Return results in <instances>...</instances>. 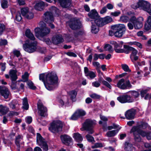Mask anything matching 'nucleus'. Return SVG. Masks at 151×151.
<instances>
[{"label": "nucleus", "instance_id": "obj_1", "mask_svg": "<svg viewBox=\"0 0 151 151\" xmlns=\"http://www.w3.org/2000/svg\"><path fill=\"white\" fill-rule=\"evenodd\" d=\"M26 36L30 40L26 41L23 45L24 50L29 52H32L36 50L37 47V42L35 41V38L30 30L28 29L25 32Z\"/></svg>", "mask_w": 151, "mask_h": 151}, {"label": "nucleus", "instance_id": "obj_2", "mask_svg": "<svg viewBox=\"0 0 151 151\" xmlns=\"http://www.w3.org/2000/svg\"><path fill=\"white\" fill-rule=\"evenodd\" d=\"M58 77L55 74L48 73L45 75V81L44 85L46 88L48 90L54 89L57 86Z\"/></svg>", "mask_w": 151, "mask_h": 151}, {"label": "nucleus", "instance_id": "obj_3", "mask_svg": "<svg viewBox=\"0 0 151 151\" xmlns=\"http://www.w3.org/2000/svg\"><path fill=\"white\" fill-rule=\"evenodd\" d=\"M39 25L41 28L37 27L35 29V32L37 37L40 39L48 34L50 32V29L46 27V24L44 22L41 21L40 22Z\"/></svg>", "mask_w": 151, "mask_h": 151}, {"label": "nucleus", "instance_id": "obj_4", "mask_svg": "<svg viewBox=\"0 0 151 151\" xmlns=\"http://www.w3.org/2000/svg\"><path fill=\"white\" fill-rule=\"evenodd\" d=\"M150 4L148 1L144 0H139L137 3L132 4L131 7L134 9L139 8L147 12L151 15V8H150Z\"/></svg>", "mask_w": 151, "mask_h": 151}, {"label": "nucleus", "instance_id": "obj_5", "mask_svg": "<svg viewBox=\"0 0 151 151\" xmlns=\"http://www.w3.org/2000/svg\"><path fill=\"white\" fill-rule=\"evenodd\" d=\"M50 10L52 11V12H47L44 14L45 21L49 24V26L52 29L55 27L54 25L51 24V23L54 21L53 13L58 12L59 10L55 6H52L50 8Z\"/></svg>", "mask_w": 151, "mask_h": 151}, {"label": "nucleus", "instance_id": "obj_6", "mask_svg": "<svg viewBox=\"0 0 151 151\" xmlns=\"http://www.w3.org/2000/svg\"><path fill=\"white\" fill-rule=\"evenodd\" d=\"M63 123L60 121H55L52 122L49 128V130L52 132L56 134L62 131Z\"/></svg>", "mask_w": 151, "mask_h": 151}, {"label": "nucleus", "instance_id": "obj_7", "mask_svg": "<svg viewBox=\"0 0 151 151\" xmlns=\"http://www.w3.org/2000/svg\"><path fill=\"white\" fill-rule=\"evenodd\" d=\"M96 124L95 121L89 119H87L83 124V127L81 129V130H86L88 132L89 134H92L94 132L93 128Z\"/></svg>", "mask_w": 151, "mask_h": 151}, {"label": "nucleus", "instance_id": "obj_8", "mask_svg": "<svg viewBox=\"0 0 151 151\" xmlns=\"http://www.w3.org/2000/svg\"><path fill=\"white\" fill-rule=\"evenodd\" d=\"M113 28L116 30L114 35L116 37H122L126 30V27L124 24L116 25L113 27Z\"/></svg>", "mask_w": 151, "mask_h": 151}, {"label": "nucleus", "instance_id": "obj_9", "mask_svg": "<svg viewBox=\"0 0 151 151\" xmlns=\"http://www.w3.org/2000/svg\"><path fill=\"white\" fill-rule=\"evenodd\" d=\"M143 20L144 19L142 17L136 18L135 16H133L130 19V21L132 22L134 27L136 29H139L142 27Z\"/></svg>", "mask_w": 151, "mask_h": 151}, {"label": "nucleus", "instance_id": "obj_10", "mask_svg": "<svg viewBox=\"0 0 151 151\" xmlns=\"http://www.w3.org/2000/svg\"><path fill=\"white\" fill-rule=\"evenodd\" d=\"M124 47L127 51H125V53L126 54L129 53L130 51H132V53L131 54L130 58L132 62L134 63L135 61L138 60V57L136 55L138 52L137 50L134 48L126 45H124Z\"/></svg>", "mask_w": 151, "mask_h": 151}, {"label": "nucleus", "instance_id": "obj_11", "mask_svg": "<svg viewBox=\"0 0 151 151\" xmlns=\"http://www.w3.org/2000/svg\"><path fill=\"white\" fill-rule=\"evenodd\" d=\"M117 100L121 103H130L134 101V99L131 96L129 93L118 97Z\"/></svg>", "mask_w": 151, "mask_h": 151}, {"label": "nucleus", "instance_id": "obj_12", "mask_svg": "<svg viewBox=\"0 0 151 151\" xmlns=\"http://www.w3.org/2000/svg\"><path fill=\"white\" fill-rule=\"evenodd\" d=\"M116 86L122 89H125L127 88H131L132 87L129 81L126 80L125 81L124 78H122L116 84Z\"/></svg>", "mask_w": 151, "mask_h": 151}, {"label": "nucleus", "instance_id": "obj_13", "mask_svg": "<svg viewBox=\"0 0 151 151\" xmlns=\"http://www.w3.org/2000/svg\"><path fill=\"white\" fill-rule=\"evenodd\" d=\"M37 142L39 145L41 146L44 150L47 151L48 150V146L40 134L37 133Z\"/></svg>", "mask_w": 151, "mask_h": 151}, {"label": "nucleus", "instance_id": "obj_14", "mask_svg": "<svg viewBox=\"0 0 151 151\" xmlns=\"http://www.w3.org/2000/svg\"><path fill=\"white\" fill-rule=\"evenodd\" d=\"M21 14L25 18L28 19H32L34 17V14L29 11L28 7H23L21 9Z\"/></svg>", "mask_w": 151, "mask_h": 151}, {"label": "nucleus", "instance_id": "obj_15", "mask_svg": "<svg viewBox=\"0 0 151 151\" xmlns=\"http://www.w3.org/2000/svg\"><path fill=\"white\" fill-rule=\"evenodd\" d=\"M110 43L114 46V49L117 53H122L125 52L124 50L121 49L122 47L124 42L122 41H118V42L114 41H111Z\"/></svg>", "mask_w": 151, "mask_h": 151}, {"label": "nucleus", "instance_id": "obj_16", "mask_svg": "<svg viewBox=\"0 0 151 151\" xmlns=\"http://www.w3.org/2000/svg\"><path fill=\"white\" fill-rule=\"evenodd\" d=\"M47 6V3L42 1H38L36 2L34 8L37 11H42L44 10L45 6Z\"/></svg>", "mask_w": 151, "mask_h": 151}, {"label": "nucleus", "instance_id": "obj_17", "mask_svg": "<svg viewBox=\"0 0 151 151\" xmlns=\"http://www.w3.org/2000/svg\"><path fill=\"white\" fill-rule=\"evenodd\" d=\"M69 24L70 27L74 30L79 29L82 26L81 22L78 19L72 20L69 22Z\"/></svg>", "mask_w": 151, "mask_h": 151}, {"label": "nucleus", "instance_id": "obj_18", "mask_svg": "<svg viewBox=\"0 0 151 151\" xmlns=\"http://www.w3.org/2000/svg\"><path fill=\"white\" fill-rule=\"evenodd\" d=\"M60 138L62 142L67 145H70L73 144L72 139L69 136L66 134L60 136Z\"/></svg>", "mask_w": 151, "mask_h": 151}, {"label": "nucleus", "instance_id": "obj_19", "mask_svg": "<svg viewBox=\"0 0 151 151\" xmlns=\"http://www.w3.org/2000/svg\"><path fill=\"white\" fill-rule=\"evenodd\" d=\"M38 113L40 115L42 116H47V109L44 107L40 101L37 103Z\"/></svg>", "mask_w": 151, "mask_h": 151}, {"label": "nucleus", "instance_id": "obj_20", "mask_svg": "<svg viewBox=\"0 0 151 151\" xmlns=\"http://www.w3.org/2000/svg\"><path fill=\"white\" fill-rule=\"evenodd\" d=\"M0 95L7 99L10 95V93L8 89L6 87L0 86Z\"/></svg>", "mask_w": 151, "mask_h": 151}, {"label": "nucleus", "instance_id": "obj_21", "mask_svg": "<svg viewBox=\"0 0 151 151\" xmlns=\"http://www.w3.org/2000/svg\"><path fill=\"white\" fill-rule=\"evenodd\" d=\"M137 129L136 127H132L130 131V133L133 134L135 142H138L141 141V138L140 134L137 133Z\"/></svg>", "mask_w": 151, "mask_h": 151}, {"label": "nucleus", "instance_id": "obj_22", "mask_svg": "<svg viewBox=\"0 0 151 151\" xmlns=\"http://www.w3.org/2000/svg\"><path fill=\"white\" fill-rule=\"evenodd\" d=\"M84 73L85 76L88 79H93L96 76V75L95 72L89 71L87 67L84 68Z\"/></svg>", "mask_w": 151, "mask_h": 151}, {"label": "nucleus", "instance_id": "obj_23", "mask_svg": "<svg viewBox=\"0 0 151 151\" xmlns=\"http://www.w3.org/2000/svg\"><path fill=\"white\" fill-rule=\"evenodd\" d=\"M61 6L66 8L72 6V0H58Z\"/></svg>", "mask_w": 151, "mask_h": 151}, {"label": "nucleus", "instance_id": "obj_24", "mask_svg": "<svg viewBox=\"0 0 151 151\" xmlns=\"http://www.w3.org/2000/svg\"><path fill=\"white\" fill-rule=\"evenodd\" d=\"M52 41L54 44L58 45L63 42V39L61 35H57L52 37Z\"/></svg>", "mask_w": 151, "mask_h": 151}, {"label": "nucleus", "instance_id": "obj_25", "mask_svg": "<svg viewBox=\"0 0 151 151\" xmlns=\"http://www.w3.org/2000/svg\"><path fill=\"white\" fill-rule=\"evenodd\" d=\"M135 113V110L133 109H131L126 111L125 113V115L127 119H132L134 117Z\"/></svg>", "mask_w": 151, "mask_h": 151}, {"label": "nucleus", "instance_id": "obj_26", "mask_svg": "<svg viewBox=\"0 0 151 151\" xmlns=\"http://www.w3.org/2000/svg\"><path fill=\"white\" fill-rule=\"evenodd\" d=\"M124 148L125 150L128 151L136 150L135 148L132 145L128 142H126L125 143Z\"/></svg>", "mask_w": 151, "mask_h": 151}, {"label": "nucleus", "instance_id": "obj_27", "mask_svg": "<svg viewBox=\"0 0 151 151\" xmlns=\"http://www.w3.org/2000/svg\"><path fill=\"white\" fill-rule=\"evenodd\" d=\"M145 29L146 31H149L151 29V16H148L147 18L146 23L145 26Z\"/></svg>", "mask_w": 151, "mask_h": 151}, {"label": "nucleus", "instance_id": "obj_28", "mask_svg": "<svg viewBox=\"0 0 151 151\" xmlns=\"http://www.w3.org/2000/svg\"><path fill=\"white\" fill-rule=\"evenodd\" d=\"M88 15L90 18L94 19V20L99 17L98 13L95 9L92 10L88 13Z\"/></svg>", "mask_w": 151, "mask_h": 151}, {"label": "nucleus", "instance_id": "obj_29", "mask_svg": "<svg viewBox=\"0 0 151 151\" xmlns=\"http://www.w3.org/2000/svg\"><path fill=\"white\" fill-rule=\"evenodd\" d=\"M94 23L98 27H102L104 25L103 19L100 18L99 17L94 20Z\"/></svg>", "mask_w": 151, "mask_h": 151}, {"label": "nucleus", "instance_id": "obj_30", "mask_svg": "<svg viewBox=\"0 0 151 151\" xmlns=\"http://www.w3.org/2000/svg\"><path fill=\"white\" fill-rule=\"evenodd\" d=\"M9 75L12 81H15L17 78L16 72L14 70H10L9 72Z\"/></svg>", "mask_w": 151, "mask_h": 151}, {"label": "nucleus", "instance_id": "obj_31", "mask_svg": "<svg viewBox=\"0 0 151 151\" xmlns=\"http://www.w3.org/2000/svg\"><path fill=\"white\" fill-rule=\"evenodd\" d=\"M121 127H120L117 130L109 131L106 133V135L108 137H113L121 129Z\"/></svg>", "mask_w": 151, "mask_h": 151}, {"label": "nucleus", "instance_id": "obj_32", "mask_svg": "<svg viewBox=\"0 0 151 151\" xmlns=\"http://www.w3.org/2000/svg\"><path fill=\"white\" fill-rule=\"evenodd\" d=\"M73 137L75 140L77 142H81L83 139V138L82 136L78 133H74L73 135Z\"/></svg>", "mask_w": 151, "mask_h": 151}, {"label": "nucleus", "instance_id": "obj_33", "mask_svg": "<svg viewBox=\"0 0 151 151\" xmlns=\"http://www.w3.org/2000/svg\"><path fill=\"white\" fill-rule=\"evenodd\" d=\"M9 111V108L5 106L0 105V113L2 114H6Z\"/></svg>", "mask_w": 151, "mask_h": 151}, {"label": "nucleus", "instance_id": "obj_34", "mask_svg": "<svg viewBox=\"0 0 151 151\" xmlns=\"http://www.w3.org/2000/svg\"><path fill=\"white\" fill-rule=\"evenodd\" d=\"M77 94V92L75 90L71 91L69 93V95L73 101H75Z\"/></svg>", "mask_w": 151, "mask_h": 151}, {"label": "nucleus", "instance_id": "obj_35", "mask_svg": "<svg viewBox=\"0 0 151 151\" xmlns=\"http://www.w3.org/2000/svg\"><path fill=\"white\" fill-rule=\"evenodd\" d=\"M93 22H92V26L91 27V32L94 34L97 33L99 31L98 26L95 25Z\"/></svg>", "mask_w": 151, "mask_h": 151}, {"label": "nucleus", "instance_id": "obj_36", "mask_svg": "<svg viewBox=\"0 0 151 151\" xmlns=\"http://www.w3.org/2000/svg\"><path fill=\"white\" fill-rule=\"evenodd\" d=\"M22 139L20 135L17 136L16 139L15 141V144L17 147V150H19L20 149V142Z\"/></svg>", "mask_w": 151, "mask_h": 151}, {"label": "nucleus", "instance_id": "obj_37", "mask_svg": "<svg viewBox=\"0 0 151 151\" xmlns=\"http://www.w3.org/2000/svg\"><path fill=\"white\" fill-rule=\"evenodd\" d=\"M22 104L23 106L22 108L23 109L26 110H28V109L29 105L27 98H24L23 99Z\"/></svg>", "mask_w": 151, "mask_h": 151}, {"label": "nucleus", "instance_id": "obj_38", "mask_svg": "<svg viewBox=\"0 0 151 151\" xmlns=\"http://www.w3.org/2000/svg\"><path fill=\"white\" fill-rule=\"evenodd\" d=\"M76 112L79 117L84 116L86 114V112L83 109H78Z\"/></svg>", "mask_w": 151, "mask_h": 151}, {"label": "nucleus", "instance_id": "obj_39", "mask_svg": "<svg viewBox=\"0 0 151 151\" xmlns=\"http://www.w3.org/2000/svg\"><path fill=\"white\" fill-rule=\"evenodd\" d=\"M129 94L131 95V96L134 99V101L136 100V99L139 96V94L138 92L136 91H131L129 93Z\"/></svg>", "mask_w": 151, "mask_h": 151}, {"label": "nucleus", "instance_id": "obj_40", "mask_svg": "<svg viewBox=\"0 0 151 151\" xmlns=\"http://www.w3.org/2000/svg\"><path fill=\"white\" fill-rule=\"evenodd\" d=\"M136 127L137 129H137V130H138V132L137 131V132L138 134L141 135L142 137H146L148 132L143 131L141 129H138V127Z\"/></svg>", "mask_w": 151, "mask_h": 151}, {"label": "nucleus", "instance_id": "obj_41", "mask_svg": "<svg viewBox=\"0 0 151 151\" xmlns=\"http://www.w3.org/2000/svg\"><path fill=\"white\" fill-rule=\"evenodd\" d=\"M103 19L104 25L110 22L112 20V18L108 16Z\"/></svg>", "mask_w": 151, "mask_h": 151}, {"label": "nucleus", "instance_id": "obj_42", "mask_svg": "<svg viewBox=\"0 0 151 151\" xmlns=\"http://www.w3.org/2000/svg\"><path fill=\"white\" fill-rule=\"evenodd\" d=\"M130 18L126 15H123L120 18V20L124 22H127L129 20L130 21Z\"/></svg>", "mask_w": 151, "mask_h": 151}, {"label": "nucleus", "instance_id": "obj_43", "mask_svg": "<svg viewBox=\"0 0 151 151\" xmlns=\"http://www.w3.org/2000/svg\"><path fill=\"white\" fill-rule=\"evenodd\" d=\"M147 127H148V125L147 123H142V124L138 125L137 126H134L133 127H138V129H145Z\"/></svg>", "mask_w": 151, "mask_h": 151}, {"label": "nucleus", "instance_id": "obj_44", "mask_svg": "<svg viewBox=\"0 0 151 151\" xmlns=\"http://www.w3.org/2000/svg\"><path fill=\"white\" fill-rule=\"evenodd\" d=\"M101 81L102 84L104 86H105L107 88H108L110 89H111L112 87L110 84V83L107 82V81L104 80H101Z\"/></svg>", "mask_w": 151, "mask_h": 151}, {"label": "nucleus", "instance_id": "obj_45", "mask_svg": "<svg viewBox=\"0 0 151 151\" xmlns=\"http://www.w3.org/2000/svg\"><path fill=\"white\" fill-rule=\"evenodd\" d=\"M1 6L3 9H6L8 7L7 0H3L1 2Z\"/></svg>", "mask_w": 151, "mask_h": 151}, {"label": "nucleus", "instance_id": "obj_46", "mask_svg": "<svg viewBox=\"0 0 151 151\" xmlns=\"http://www.w3.org/2000/svg\"><path fill=\"white\" fill-rule=\"evenodd\" d=\"M150 89V88H148L146 89L141 90L140 91V94L141 97H144L145 95L147 94V93Z\"/></svg>", "mask_w": 151, "mask_h": 151}, {"label": "nucleus", "instance_id": "obj_47", "mask_svg": "<svg viewBox=\"0 0 151 151\" xmlns=\"http://www.w3.org/2000/svg\"><path fill=\"white\" fill-rule=\"evenodd\" d=\"M19 61L18 62H15L14 65L15 67L17 68H19L21 66L23 62L22 59L21 58H19Z\"/></svg>", "mask_w": 151, "mask_h": 151}, {"label": "nucleus", "instance_id": "obj_48", "mask_svg": "<svg viewBox=\"0 0 151 151\" xmlns=\"http://www.w3.org/2000/svg\"><path fill=\"white\" fill-rule=\"evenodd\" d=\"M105 50L111 52L113 50L112 47L109 44H106L105 45L104 47Z\"/></svg>", "mask_w": 151, "mask_h": 151}, {"label": "nucleus", "instance_id": "obj_49", "mask_svg": "<svg viewBox=\"0 0 151 151\" xmlns=\"http://www.w3.org/2000/svg\"><path fill=\"white\" fill-rule=\"evenodd\" d=\"M86 137L87 140L90 142H92L94 141L93 137L89 134H87L86 135Z\"/></svg>", "mask_w": 151, "mask_h": 151}, {"label": "nucleus", "instance_id": "obj_50", "mask_svg": "<svg viewBox=\"0 0 151 151\" xmlns=\"http://www.w3.org/2000/svg\"><path fill=\"white\" fill-rule=\"evenodd\" d=\"M27 84L28 86L31 89L35 90L36 88V87L34 86L33 83L31 81H28L27 82Z\"/></svg>", "mask_w": 151, "mask_h": 151}, {"label": "nucleus", "instance_id": "obj_51", "mask_svg": "<svg viewBox=\"0 0 151 151\" xmlns=\"http://www.w3.org/2000/svg\"><path fill=\"white\" fill-rule=\"evenodd\" d=\"M103 147L102 144L100 143H95L94 145L91 146V148L93 149H95L101 147Z\"/></svg>", "mask_w": 151, "mask_h": 151}, {"label": "nucleus", "instance_id": "obj_52", "mask_svg": "<svg viewBox=\"0 0 151 151\" xmlns=\"http://www.w3.org/2000/svg\"><path fill=\"white\" fill-rule=\"evenodd\" d=\"M121 66L122 69L126 72H129L130 71L129 69L128 66L126 64H122Z\"/></svg>", "mask_w": 151, "mask_h": 151}, {"label": "nucleus", "instance_id": "obj_53", "mask_svg": "<svg viewBox=\"0 0 151 151\" xmlns=\"http://www.w3.org/2000/svg\"><path fill=\"white\" fill-rule=\"evenodd\" d=\"M29 76V74L27 72H25L24 74L22 75V78L23 79L24 81H26L28 79V78Z\"/></svg>", "mask_w": 151, "mask_h": 151}, {"label": "nucleus", "instance_id": "obj_54", "mask_svg": "<svg viewBox=\"0 0 151 151\" xmlns=\"http://www.w3.org/2000/svg\"><path fill=\"white\" fill-rule=\"evenodd\" d=\"M79 118L77 114H76V112H75L71 116L70 119L72 120H75Z\"/></svg>", "mask_w": 151, "mask_h": 151}, {"label": "nucleus", "instance_id": "obj_55", "mask_svg": "<svg viewBox=\"0 0 151 151\" xmlns=\"http://www.w3.org/2000/svg\"><path fill=\"white\" fill-rule=\"evenodd\" d=\"M13 52L14 55L17 57H19L21 55L19 51L15 49L13 50Z\"/></svg>", "mask_w": 151, "mask_h": 151}, {"label": "nucleus", "instance_id": "obj_56", "mask_svg": "<svg viewBox=\"0 0 151 151\" xmlns=\"http://www.w3.org/2000/svg\"><path fill=\"white\" fill-rule=\"evenodd\" d=\"M46 74H41L39 76V79L40 80L42 81L44 83L45 81V75Z\"/></svg>", "mask_w": 151, "mask_h": 151}, {"label": "nucleus", "instance_id": "obj_57", "mask_svg": "<svg viewBox=\"0 0 151 151\" xmlns=\"http://www.w3.org/2000/svg\"><path fill=\"white\" fill-rule=\"evenodd\" d=\"M119 126H118V125H116L114 124H113V126H108L107 127V129H108V130H110L112 129H116V128L119 129Z\"/></svg>", "mask_w": 151, "mask_h": 151}, {"label": "nucleus", "instance_id": "obj_58", "mask_svg": "<svg viewBox=\"0 0 151 151\" xmlns=\"http://www.w3.org/2000/svg\"><path fill=\"white\" fill-rule=\"evenodd\" d=\"M22 18L21 16V14L19 13H17L16 17V19L18 22H19L21 21Z\"/></svg>", "mask_w": 151, "mask_h": 151}, {"label": "nucleus", "instance_id": "obj_59", "mask_svg": "<svg viewBox=\"0 0 151 151\" xmlns=\"http://www.w3.org/2000/svg\"><path fill=\"white\" fill-rule=\"evenodd\" d=\"M127 27L130 30H132L133 29L134 26L132 22L130 21V22L127 24Z\"/></svg>", "mask_w": 151, "mask_h": 151}, {"label": "nucleus", "instance_id": "obj_60", "mask_svg": "<svg viewBox=\"0 0 151 151\" xmlns=\"http://www.w3.org/2000/svg\"><path fill=\"white\" fill-rule=\"evenodd\" d=\"M42 41L45 42L48 45H50L51 44V42L50 39L48 38H43Z\"/></svg>", "mask_w": 151, "mask_h": 151}, {"label": "nucleus", "instance_id": "obj_61", "mask_svg": "<svg viewBox=\"0 0 151 151\" xmlns=\"http://www.w3.org/2000/svg\"><path fill=\"white\" fill-rule=\"evenodd\" d=\"M7 43V41L6 40H0V45H4Z\"/></svg>", "mask_w": 151, "mask_h": 151}, {"label": "nucleus", "instance_id": "obj_62", "mask_svg": "<svg viewBox=\"0 0 151 151\" xmlns=\"http://www.w3.org/2000/svg\"><path fill=\"white\" fill-rule=\"evenodd\" d=\"M121 12L119 11L115 12H112L111 13V15L113 16L116 17L120 14Z\"/></svg>", "mask_w": 151, "mask_h": 151}, {"label": "nucleus", "instance_id": "obj_63", "mask_svg": "<svg viewBox=\"0 0 151 151\" xmlns=\"http://www.w3.org/2000/svg\"><path fill=\"white\" fill-rule=\"evenodd\" d=\"M92 85L93 86L97 88L100 86V82L99 83L97 81H96L93 82Z\"/></svg>", "mask_w": 151, "mask_h": 151}, {"label": "nucleus", "instance_id": "obj_64", "mask_svg": "<svg viewBox=\"0 0 151 151\" xmlns=\"http://www.w3.org/2000/svg\"><path fill=\"white\" fill-rule=\"evenodd\" d=\"M90 96L92 98L96 99H99L100 97V96L95 93H93L91 95H90Z\"/></svg>", "mask_w": 151, "mask_h": 151}]
</instances>
